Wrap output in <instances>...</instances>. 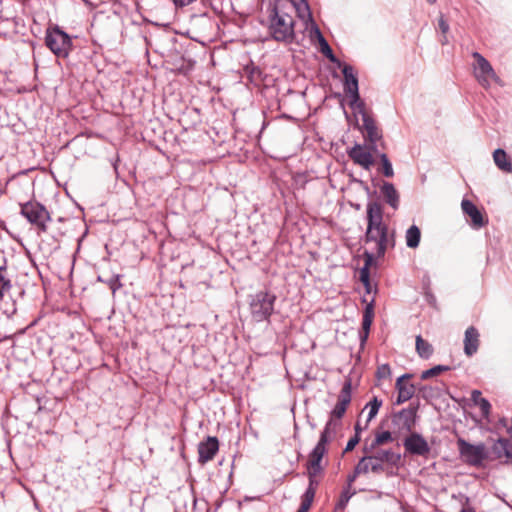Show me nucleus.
Returning <instances> with one entry per match:
<instances>
[{
  "mask_svg": "<svg viewBox=\"0 0 512 512\" xmlns=\"http://www.w3.org/2000/svg\"><path fill=\"white\" fill-rule=\"evenodd\" d=\"M366 210L365 242L372 245L370 253H373L377 258L384 257L386 250L389 247H394V237L389 235L388 226L383 222V209L379 203H368Z\"/></svg>",
  "mask_w": 512,
  "mask_h": 512,
  "instance_id": "obj_1",
  "label": "nucleus"
},
{
  "mask_svg": "<svg viewBox=\"0 0 512 512\" xmlns=\"http://www.w3.org/2000/svg\"><path fill=\"white\" fill-rule=\"evenodd\" d=\"M294 24L295 21L290 14L278 9L276 6L270 9L268 32L275 41L286 44L292 43L295 39Z\"/></svg>",
  "mask_w": 512,
  "mask_h": 512,
  "instance_id": "obj_2",
  "label": "nucleus"
},
{
  "mask_svg": "<svg viewBox=\"0 0 512 512\" xmlns=\"http://www.w3.org/2000/svg\"><path fill=\"white\" fill-rule=\"evenodd\" d=\"M277 297L270 291H259L250 296L249 309L255 322L269 321L274 312Z\"/></svg>",
  "mask_w": 512,
  "mask_h": 512,
  "instance_id": "obj_3",
  "label": "nucleus"
},
{
  "mask_svg": "<svg viewBox=\"0 0 512 512\" xmlns=\"http://www.w3.org/2000/svg\"><path fill=\"white\" fill-rule=\"evenodd\" d=\"M335 427L334 422L325 425L320 434V438L316 446L308 455L306 462V472L323 473L324 466L321 464L324 455L327 453V444L332 442L335 438L332 437V432Z\"/></svg>",
  "mask_w": 512,
  "mask_h": 512,
  "instance_id": "obj_4",
  "label": "nucleus"
},
{
  "mask_svg": "<svg viewBox=\"0 0 512 512\" xmlns=\"http://www.w3.org/2000/svg\"><path fill=\"white\" fill-rule=\"evenodd\" d=\"M45 45L57 58H67L73 47L71 37L58 25L47 28Z\"/></svg>",
  "mask_w": 512,
  "mask_h": 512,
  "instance_id": "obj_5",
  "label": "nucleus"
},
{
  "mask_svg": "<svg viewBox=\"0 0 512 512\" xmlns=\"http://www.w3.org/2000/svg\"><path fill=\"white\" fill-rule=\"evenodd\" d=\"M20 214L36 229L39 233H45L48 230V223L51 222V216L44 205L37 201H28L20 204Z\"/></svg>",
  "mask_w": 512,
  "mask_h": 512,
  "instance_id": "obj_6",
  "label": "nucleus"
},
{
  "mask_svg": "<svg viewBox=\"0 0 512 512\" xmlns=\"http://www.w3.org/2000/svg\"><path fill=\"white\" fill-rule=\"evenodd\" d=\"M342 73L344 76V91L349 97V105L352 109L362 112L365 107L363 101L360 100L358 91V79L356 73L351 65L343 64L341 62Z\"/></svg>",
  "mask_w": 512,
  "mask_h": 512,
  "instance_id": "obj_7",
  "label": "nucleus"
},
{
  "mask_svg": "<svg viewBox=\"0 0 512 512\" xmlns=\"http://www.w3.org/2000/svg\"><path fill=\"white\" fill-rule=\"evenodd\" d=\"M457 447L461 458L470 466L479 467L487 459V450L484 444H470L463 438H458Z\"/></svg>",
  "mask_w": 512,
  "mask_h": 512,
  "instance_id": "obj_8",
  "label": "nucleus"
},
{
  "mask_svg": "<svg viewBox=\"0 0 512 512\" xmlns=\"http://www.w3.org/2000/svg\"><path fill=\"white\" fill-rule=\"evenodd\" d=\"M351 389H352L351 381L348 380L344 383V385L340 391V394L338 396L337 403H336L335 407L333 408V410L331 411L330 418L326 423V425H328L330 422L335 423V427L332 432L333 438L336 437L337 431L341 427V418L345 414L346 409L351 402Z\"/></svg>",
  "mask_w": 512,
  "mask_h": 512,
  "instance_id": "obj_9",
  "label": "nucleus"
},
{
  "mask_svg": "<svg viewBox=\"0 0 512 512\" xmlns=\"http://www.w3.org/2000/svg\"><path fill=\"white\" fill-rule=\"evenodd\" d=\"M472 56L476 61L474 75L481 86L488 88L490 87L491 81L500 83V79L493 67L480 53L474 52Z\"/></svg>",
  "mask_w": 512,
  "mask_h": 512,
  "instance_id": "obj_10",
  "label": "nucleus"
},
{
  "mask_svg": "<svg viewBox=\"0 0 512 512\" xmlns=\"http://www.w3.org/2000/svg\"><path fill=\"white\" fill-rule=\"evenodd\" d=\"M406 453L410 455L426 457L431 448L426 439L419 433L413 432L403 441Z\"/></svg>",
  "mask_w": 512,
  "mask_h": 512,
  "instance_id": "obj_11",
  "label": "nucleus"
},
{
  "mask_svg": "<svg viewBox=\"0 0 512 512\" xmlns=\"http://www.w3.org/2000/svg\"><path fill=\"white\" fill-rule=\"evenodd\" d=\"M219 450V442L216 437H207L206 441L198 445V462L205 464L211 461Z\"/></svg>",
  "mask_w": 512,
  "mask_h": 512,
  "instance_id": "obj_12",
  "label": "nucleus"
},
{
  "mask_svg": "<svg viewBox=\"0 0 512 512\" xmlns=\"http://www.w3.org/2000/svg\"><path fill=\"white\" fill-rule=\"evenodd\" d=\"M393 423L410 432L416 423V408L402 409L393 416Z\"/></svg>",
  "mask_w": 512,
  "mask_h": 512,
  "instance_id": "obj_13",
  "label": "nucleus"
},
{
  "mask_svg": "<svg viewBox=\"0 0 512 512\" xmlns=\"http://www.w3.org/2000/svg\"><path fill=\"white\" fill-rule=\"evenodd\" d=\"M348 154L354 163L362 166L367 170L370 169V167L373 165V157L371 152L363 148L361 145H355Z\"/></svg>",
  "mask_w": 512,
  "mask_h": 512,
  "instance_id": "obj_14",
  "label": "nucleus"
},
{
  "mask_svg": "<svg viewBox=\"0 0 512 512\" xmlns=\"http://www.w3.org/2000/svg\"><path fill=\"white\" fill-rule=\"evenodd\" d=\"M364 111V109L362 110ZM362 113L363 128L365 130V138L373 145L381 138V133L376 126L375 121L366 113Z\"/></svg>",
  "mask_w": 512,
  "mask_h": 512,
  "instance_id": "obj_15",
  "label": "nucleus"
},
{
  "mask_svg": "<svg viewBox=\"0 0 512 512\" xmlns=\"http://www.w3.org/2000/svg\"><path fill=\"white\" fill-rule=\"evenodd\" d=\"M463 212L471 219V225L474 228H481L486 224L482 213L479 209L469 200H463L461 203Z\"/></svg>",
  "mask_w": 512,
  "mask_h": 512,
  "instance_id": "obj_16",
  "label": "nucleus"
},
{
  "mask_svg": "<svg viewBox=\"0 0 512 512\" xmlns=\"http://www.w3.org/2000/svg\"><path fill=\"white\" fill-rule=\"evenodd\" d=\"M479 332L474 326H470L465 331L464 352L467 356L474 355L479 347Z\"/></svg>",
  "mask_w": 512,
  "mask_h": 512,
  "instance_id": "obj_17",
  "label": "nucleus"
},
{
  "mask_svg": "<svg viewBox=\"0 0 512 512\" xmlns=\"http://www.w3.org/2000/svg\"><path fill=\"white\" fill-rule=\"evenodd\" d=\"M492 453L496 458H505L506 462L512 463V441L504 438L498 439L492 447Z\"/></svg>",
  "mask_w": 512,
  "mask_h": 512,
  "instance_id": "obj_18",
  "label": "nucleus"
},
{
  "mask_svg": "<svg viewBox=\"0 0 512 512\" xmlns=\"http://www.w3.org/2000/svg\"><path fill=\"white\" fill-rule=\"evenodd\" d=\"M409 377H410V375H403V376L399 377L396 382V388L398 390V398H397L398 403L406 402L409 399H411L412 396L414 395V391H415L414 386L412 384H408V383L404 382V380L408 379Z\"/></svg>",
  "mask_w": 512,
  "mask_h": 512,
  "instance_id": "obj_19",
  "label": "nucleus"
},
{
  "mask_svg": "<svg viewBox=\"0 0 512 512\" xmlns=\"http://www.w3.org/2000/svg\"><path fill=\"white\" fill-rule=\"evenodd\" d=\"M394 440L395 438L393 437V434L390 431H376L374 440L371 442L369 446L365 444L363 451L365 454L371 453L376 448L387 443L393 442Z\"/></svg>",
  "mask_w": 512,
  "mask_h": 512,
  "instance_id": "obj_20",
  "label": "nucleus"
},
{
  "mask_svg": "<svg viewBox=\"0 0 512 512\" xmlns=\"http://www.w3.org/2000/svg\"><path fill=\"white\" fill-rule=\"evenodd\" d=\"M380 191L387 204H389L393 209H397L399 207V193L392 183L384 182Z\"/></svg>",
  "mask_w": 512,
  "mask_h": 512,
  "instance_id": "obj_21",
  "label": "nucleus"
},
{
  "mask_svg": "<svg viewBox=\"0 0 512 512\" xmlns=\"http://www.w3.org/2000/svg\"><path fill=\"white\" fill-rule=\"evenodd\" d=\"M372 456L381 464L388 463L396 466L401 461V455L391 449H379Z\"/></svg>",
  "mask_w": 512,
  "mask_h": 512,
  "instance_id": "obj_22",
  "label": "nucleus"
},
{
  "mask_svg": "<svg viewBox=\"0 0 512 512\" xmlns=\"http://www.w3.org/2000/svg\"><path fill=\"white\" fill-rule=\"evenodd\" d=\"M314 33L317 36L318 42L320 44V51L323 55H325L331 62L336 63L338 67H341V62L334 55L331 47L329 46L326 39L323 37L317 26L314 27Z\"/></svg>",
  "mask_w": 512,
  "mask_h": 512,
  "instance_id": "obj_23",
  "label": "nucleus"
},
{
  "mask_svg": "<svg viewBox=\"0 0 512 512\" xmlns=\"http://www.w3.org/2000/svg\"><path fill=\"white\" fill-rule=\"evenodd\" d=\"M496 166L507 173L512 172V163L503 149H496L493 153Z\"/></svg>",
  "mask_w": 512,
  "mask_h": 512,
  "instance_id": "obj_24",
  "label": "nucleus"
},
{
  "mask_svg": "<svg viewBox=\"0 0 512 512\" xmlns=\"http://www.w3.org/2000/svg\"><path fill=\"white\" fill-rule=\"evenodd\" d=\"M306 474L308 476L309 483L306 491L302 496L314 500L317 488L320 484V478L322 477L323 473L313 474V472H306Z\"/></svg>",
  "mask_w": 512,
  "mask_h": 512,
  "instance_id": "obj_25",
  "label": "nucleus"
},
{
  "mask_svg": "<svg viewBox=\"0 0 512 512\" xmlns=\"http://www.w3.org/2000/svg\"><path fill=\"white\" fill-rule=\"evenodd\" d=\"M405 238H406V245L409 248H417L419 246L420 238H421L420 229L416 225H412L406 231Z\"/></svg>",
  "mask_w": 512,
  "mask_h": 512,
  "instance_id": "obj_26",
  "label": "nucleus"
},
{
  "mask_svg": "<svg viewBox=\"0 0 512 512\" xmlns=\"http://www.w3.org/2000/svg\"><path fill=\"white\" fill-rule=\"evenodd\" d=\"M416 351L421 358L428 359L433 354V347L419 335L416 337Z\"/></svg>",
  "mask_w": 512,
  "mask_h": 512,
  "instance_id": "obj_27",
  "label": "nucleus"
},
{
  "mask_svg": "<svg viewBox=\"0 0 512 512\" xmlns=\"http://www.w3.org/2000/svg\"><path fill=\"white\" fill-rule=\"evenodd\" d=\"M367 458H361L355 466L354 472L347 477V488L352 489V484L360 474L368 473V466L366 465Z\"/></svg>",
  "mask_w": 512,
  "mask_h": 512,
  "instance_id": "obj_28",
  "label": "nucleus"
},
{
  "mask_svg": "<svg viewBox=\"0 0 512 512\" xmlns=\"http://www.w3.org/2000/svg\"><path fill=\"white\" fill-rule=\"evenodd\" d=\"M376 256L373 253H370L368 250L364 252V267L360 271V280L364 283L365 286L369 285V266L373 263Z\"/></svg>",
  "mask_w": 512,
  "mask_h": 512,
  "instance_id": "obj_29",
  "label": "nucleus"
},
{
  "mask_svg": "<svg viewBox=\"0 0 512 512\" xmlns=\"http://www.w3.org/2000/svg\"><path fill=\"white\" fill-rule=\"evenodd\" d=\"M297 11L298 16L305 20L311 19L310 8L306 0H290Z\"/></svg>",
  "mask_w": 512,
  "mask_h": 512,
  "instance_id": "obj_30",
  "label": "nucleus"
},
{
  "mask_svg": "<svg viewBox=\"0 0 512 512\" xmlns=\"http://www.w3.org/2000/svg\"><path fill=\"white\" fill-rule=\"evenodd\" d=\"M11 289V282L7 278L6 268L0 266V298H3L4 294Z\"/></svg>",
  "mask_w": 512,
  "mask_h": 512,
  "instance_id": "obj_31",
  "label": "nucleus"
},
{
  "mask_svg": "<svg viewBox=\"0 0 512 512\" xmlns=\"http://www.w3.org/2000/svg\"><path fill=\"white\" fill-rule=\"evenodd\" d=\"M450 369L449 366H445V365H437V366H434L428 370H425L421 373V379L422 380H427L429 378H432L434 376H437L439 375L440 373L444 372V371H448Z\"/></svg>",
  "mask_w": 512,
  "mask_h": 512,
  "instance_id": "obj_32",
  "label": "nucleus"
},
{
  "mask_svg": "<svg viewBox=\"0 0 512 512\" xmlns=\"http://www.w3.org/2000/svg\"><path fill=\"white\" fill-rule=\"evenodd\" d=\"M381 405L382 401L377 397H374L370 402L367 403L366 408H369L367 422L371 421L377 415Z\"/></svg>",
  "mask_w": 512,
  "mask_h": 512,
  "instance_id": "obj_33",
  "label": "nucleus"
},
{
  "mask_svg": "<svg viewBox=\"0 0 512 512\" xmlns=\"http://www.w3.org/2000/svg\"><path fill=\"white\" fill-rule=\"evenodd\" d=\"M382 164V173L385 177L391 178L394 176V170L388 156L385 153L380 154Z\"/></svg>",
  "mask_w": 512,
  "mask_h": 512,
  "instance_id": "obj_34",
  "label": "nucleus"
},
{
  "mask_svg": "<svg viewBox=\"0 0 512 512\" xmlns=\"http://www.w3.org/2000/svg\"><path fill=\"white\" fill-rule=\"evenodd\" d=\"M363 458H367L366 465L368 466V472L380 473L384 471L383 464L379 463L372 455H367Z\"/></svg>",
  "mask_w": 512,
  "mask_h": 512,
  "instance_id": "obj_35",
  "label": "nucleus"
},
{
  "mask_svg": "<svg viewBox=\"0 0 512 512\" xmlns=\"http://www.w3.org/2000/svg\"><path fill=\"white\" fill-rule=\"evenodd\" d=\"M99 281L105 282L108 287L112 290V293L114 294L121 286L120 283V276L119 275H113L108 280H103L100 276L98 277Z\"/></svg>",
  "mask_w": 512,
  "mask_h": 512,
  "instance_id": "obj_36",
  "label": "nucleus"
},
{
  "mask_svg": "<svg viewBox=\"0 0 512 512\" xmlns=\"http://www.w3.org/2000/svg\"><path fill=\"white\" fill-rule=\"evenodd\" d=\"M355 494V491H352L350 488H347L345 487L343 489V491L341 492V495L339 497V500L337 502V504H340V505H343V506H347L349 500L351 499V497Z\"/></svg>",
  "mask_w": 512,
  "mask_h": 512,
  "instance_id": "obj_37",
  "label": "nucleus"
},
{
  "mask_svg": "<svg viewBox=\"0 0 512 512\" xmlns=\"http://www.w3.org/2000/svg\"><path fill=\"white\" fill-rule=\"evenodd\" d=\"M476 406L480 408L482 416L487 419L489 417L491 410L490 402L486 398L480 399L479 403Z\"/></svg>",
  "mask_w": 512,
  "mask_h": 512,
  "instance_id": "obj_38",
  "label": "nucleus"
},
{
  "mask_svg": "<svg viewBox=\"0 0 512 512\" xmlns=\"http://www.w3.org/2000/svg\"><path fill=\"white\" fill-rule=\"evenodd\" d=\"M391 374L390 367L387 364H383L377 368L376 376L378 379H385Z\"/></svg>",
  "mask_w": 512,
  "mask_h": 512,
  "instance_id": "obj_39",
  "label": "nucleus"
},
{
  "mask_svg": "<svg viewBox=\"0 0 512 512\" xmlns=\"http://www.w3.org/2000/svg\"><path fill=\"white\" fill-rule=\"evenodd\" d=\"M438 26L441 32L444 34L443 39L441 40L442 44H445L447 42L445 34L449 31V25L446 22V20L443 18V16L440 17L438 21Z\"/></svg>",
  "mask_w": 512,
  "mask_h": 512,
  "instance_id": "obj_40",
  "label": "nucleus"
},
{
  "mask_svg": "<svg viewBox=\"0 0 512 512\" xmlns=\"http://www.w3.org/2000/svg\"><path fill=\"white\" fill-rule=\"evenodd\" d=\"M359 442H360V436L358 433H355V435L349 439V441L344 449V452L352 451Z\"/></svg>",
  "mask_w": 512,
  "mask_h": 512,
  "instance_id": "obj_41",
  "label": "nucleus"
},
{
  "mask_svg": "<svg viewBox=\"0 0 512 512\" xmlns=\"http://www.w3.org/2000/svg\"><path fill=\"white\" fill-rule=\"evenodd\" d=\"M313 503V500L311 499H308V498H305V497H301V504H300V507L298 509L297 512H308L311 505Z\"/></svg>",
  "mask_w": 512,
  "mask_h": 512,
  "instance_id": "obj_42",
  "label": "nucleus"
},
{
  "mask_svg": "<svg viewBox=\"0 0 512 512\" xmlns=\"http://www.w3.org/2000/svg\"><path fill=\"white\" fill-rule=\"evenodd\" d=\"M371 323H372V319H370V316H363L362 328H363V330L366 331V333H368Z\"/></svg>",
  "mask_w": 512,
  "mask_h": 512,
  "instance_id": "obj_43",
  "label": "nucleus"
},
{
  "mask_svg": "<svg viewBox=\"0 0 512 512\" xmlns=\"http://www.w3.org/2000/svg\"><path fill=\"white\" fill-rule=\"evenodd\" d=\"M480 399H484L481 396V392L479 390H473L471 393V400L473 401V403L477 405Z\"/></svg>",
  "mask_w": 512,
  "mask_h": 512,
  "instance_id": "obj_44",
  "label": "nucleus"
},
{
  "mask_svg": "<svg viewBox=\"0 0 512 512\" xmlns=\"http://www.w3.org/2000/svg\"><path fill=\"white\" fill-rule=\"evenodd\" d=\"M363 316H370V319L373 318V306H372V304H368L366 306Z\"/></svg>",
  "mask_w": 512,
  "mask_h": 512,
  "instance_id": "obj_45",
  "label": "nucleus"
},
{
  "mask_svg": "<svg viewBox=\"0 0 512 512\" xmlns=\"http://www.w3.org/2000/svg\"><path fill=\"white\" fill-rule=\"evenodd\" d=\"M345 508V506L336 503L334 507V512H344Z\"/></svg>",
  "mask_w": 512,
  "mask_h": 512,
  "instance_id": "obj_46",
  "label": "nucleus"
},
{
  "mask_svg": "<svg viewBox=\"0 0 512 512\" xmlns=\"http://www.w3.org/2000/svg\"><path fill=\"white\" fill-rule=\"evenodd\" d=\"M360 432H361V427H360L359 423H357L355 425V433H358L360 435Z\"/></svg>",
  "mask_w": 512,
  "mask_h": 512,
  "instance_id": "obj_47",
  "label": "nucleus"
},
{
  "mask_svg": "<svg viewBox=\"0 0 512 512\" xmlns=\"http://www.w3.org/2000/svg\"><path fill=\"white\" fill-rule=\"evenodd\" d=\"M437 0H427V2H429L430 4H434L436 3Z\"/></svg>",
  "mask_w": 512,
  "mask_h": 512,
  "instance_id": "obj_48",
  "label": "nucleus"
}]
</instances>
